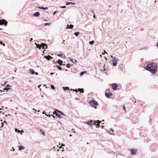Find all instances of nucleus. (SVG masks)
<instances>
[{"label": "nucleus", "mask_w": 158, "mask_h": 158, "mask_svg": "<svg viewBox=\"0 0 158 158\" xmlns=\"http://www.w3.org/2000/svg\"><path fill=\"white\" fill-rule=\"evenodd\" d=\"M157 64L156 63L149 64L147 66L146 69L149 71L153 74H155L157 72Z\"/></svg>", "instance_id": "1"}, {"label": "nucleus", "mask_w": 158, "mask_h": 158, "mask_svg": "<svg viewBox=\"0 0 158 158\" xmlns=\"http://www.w3.org/2000/svg\"><path fill=\"white\" fill-rule=\"evenodd\" d=\"M90 103L93 106H96L98 105V102L93 99H91L90 100Z\"/></svg>", "instance_id": "2"}, {"label": "nucleus", "mask_w": 158, "mask_h": 158, "mask_svg": "<svg viewBox=\"0 0 158 158\" xmlns=\"http://www.w3.org/2000/svg\"><path fill=\"white\" fill-rule=\"evenodd\" d=\"M118 61V59L116 58L115 57H114V59L112 61V64L114 66H116L117 64V62Z\"/></svg>", "instance_id": "3"}, {"label": "nucleus", "mask_w": 158, "mask_h": 158, "mask_svg": "<svg viewBox=\"0 0 158 158\" xmlns=\"http://www.w3.org/2000/svg\"><path fill=\"white\" fill-rule=\"evenodd\" d=\"M7 23V22L4 19L2 20H0V25H2L4 24L5 26H6Z\"/></svg>", "instance_id": "4"}, {"label": "nucleus", "mask_w": 158, "mask_h": 158, "mask_svg": "<svg viewBox=\"0 0 158 158\" xmlns=\"http://www.w3.org/2000/svg\"><path fill=\"white\" fill-rule=\"evenodd\" d=\"M111 87L114 90H116L117 89L118 85L116 83H114L112 85Z\"/></svg>", "instance_id": "5"}, {"label": "nucleus", "mask_w": 158, "mask_h": 158, "mask_svg": "<svg viewBox=\"0 0 158 158\" xmlns=\"http://www.w3.org/2000/svg\"><path fill=\"white\" fill-rule=\"evenodd\" d=\"M131 155H135L137 152V150L134 149H132L131 150Z\"/></svg>", "instance_id": "6"}, {"label": "nucleus", "mask_w": 158, "mask_h": 158, "mask_svg": "<svg viewBox=\"0 0 158 158\" xmlns=\"http://www.w3.org/2000/svg\"><path fill=\"white\" fill-rule=\"evenodd\" d=\"M41 46L43 49H46L48 48V46L47 44L44 43H42L41 44Z\"/></svg>", "instance_id": "7"}, {"label": "nucleus", "mask_w": 158, "mask_h": 158, "mask_svg": "<svg viewBox=\"0 0 158 158\" xmlns=\"http://www.w3.org/2000/svg\"><path fill=\"white\" fill-rule=\"evenodd\" d=\"M105 95L107 98H110L113 94L110 92H109V93L106 92L105 93Z\"/></svg>", "instance_id": "8"}, {"label": "nucleus", "mask_w": 158, "mask_h": 158, "mask_svg": "<svg viewBox=\"0 0 158 158\" xmlns=\"http://www.w3.org/2000/svg\"><path fill=\"white\" fill-rule=\"evenodd\" d=\"M73 27V25H72V24H70V25L68 24L67 25L66 28L67 29H72Z\"/></svg>", "instance_id": "9"}, {"label": "nucleus", "mask_w": 158, "mask_h": 158, "mask_svg": "<svg viewBox=\"0 0 158 158\" xmlns=\"http://www.w3.org/2000/svg\"><path fill=\"white\" fill-rule=\"evenodd\" d=\"M87 124L89 125H93L94 126L95 124L94 123H93V121L92 120L90 121H88L87 122Z\"/></svg>", "instance_id": "10"}, {"label": "nucleus", "mask_w": 158, "mask_h": 158, "mask_svg": "<svg viewBox=\"0 0 158 158\" xmlns=\"http://www.w3.org/2000/svg\"><path fill=\"white\" fill-rule=\"evenodd\" d=\"M29 73L32 75L35 74V72L32 69H30L29 70Z\"/></svg>", "instance_id": "11"}, {"label": "nucleus", "mask_w": 158, "mask_h": 158, "mask_svg": "<svg viewBox=\"0 0 158 158\" xmlns=\"http://www.w3.org/2000/svg\"><path fill=\"white\" fill-rule=\"evenodd\" d=\"M40 15V13L39 12H36L33 15V16L35 17H38Z\"/></svg>", "instance_id": "12"}, {"label": "nucleus", "mask_w": 158, "mask_h": 158, "mask_svg": "<svg viewBox=\"0 0 158 158\" xmlns=\"http://www.w3.org/2000/svg\"><path fill=\"white\" fill-rule=\"evenodd\" d=\"M45 58L48 60H49L51 59H52L53 57H51L50 56H45Z\"/></svg>", "instance_id": "13"}, {"label": "nucleus", "mask_w": 158, "mask_h": 158, "mask_svg": "<svg viewBox=\"0 0 158 158\" xmlns=\"http://www.w3.org/2000/svg\"><path fill=\"white\" fill-rule=\"evenodd\" d=\"M59 64L60 65H62V63L63 62V61L60 60H58L57 61Z\"/></svg>", "instance_id": "14"}, {"label": "nucleus", "mask_w": 158, "mask_h": 158, "mask_svg": "<svg viewBox=\"0 0 158 158\" xmlns=\"http://www.w3.org/2000/svg\"><path fill=\"white\" fill-rule=\"evenodd\" d=\"M37 8H40V9H43V10H47V9H48V7H37Z\"/></svg>", "instance_id": "15"}, {"label": "nucleus", "mask_w": 158, "mask_h": 158, "mask_svg": "<svg viewBox=\"0 0 158 158\" xmlns=\"http://www.w3.org/2000/svg\"><path fill=\"white\" fill-rule=\"evenodd\" d=\"M100 121L99 120H97V122L95 121V123H98V125H97V126H96L97 127H99L100 126V125H99V124L100 123Z\"/></svg>", "instance_id": "16"}, {"label": "nucleus", "mask_w": 158, "mask_h": 158, "mask_svg": "<svg viewBox=\"0 0 158 158\" xmlns=\"http://www.w3.org/2000/svg\"><path fill=\"white\" fill-rule=\"evenodd\" d=\"M63 90L64 91H66V90H69V87H63Z\"/></svg>", "instance_id": "17"}, {"label": "nucleus", "mask_w": 158, "mask_h": 158, "mask_svg": "<svg viewBox=\"0 0 158 158\" xmlns=\"http://www.w3.org/2000/svg\"><path fill=\"white\" fill-rule=\"evenodd\" d=\"M75 3L72 2H66V5H68L69 4L74 5Z\"/></svg>", "instance_id": "18"}, {"label": "nucleus", "mask_w": 158, "mask_h": 158, "mask_svg": "<svg viewBox=\"0 0 158 158\" xmlns=\"http://www.w3.org/2000/svg\"><path fill=\"white\" fill-rule=\"evenodd\" d=\"M56 116L60 118H62V117L57 113H55Z\"/></svg>", "instance_id": "19"}, {"label": "nucleus", "mask_w": 158, "mask_h": 158, "mask_svg": "<svg viewBox=\"0 0 158 158\" xmlns=\"http://www.w3.org/2000/svg\"><path fill=\"white\" fill-rule=\"evenodd\" d=\"M78 91L81 92V93H83L84 92V89H83L79 88L78 89Z\"/></svg>", "instance_id": "20"}, {"label": "nucleus", "mask_w": 158, "mask_h": 158, "mask_svg": "<svg viewBox=\"0 0 158 158\" xmlns=\"http://www.w3.org/2000/svg\"><path fill=\"white\" fill-rule=\"evenodd\" d=\"M25 148L24 147H23L21 146H19V150H21L24 149Z\"/></svg>", "instance_id": "21"}, {"label": "nucleus", "mask_w": 158, "mask_h": 158, "mask_svg": "<svg viewBox=\"0 0 158 158\" xmlns=\"http://www.w3.org/2000/svg\"><path fill=\"white\" fill-rule=\"evenodd\" d=\"M54 67H56L59 70H62V68H61V67L58 65L55 66H54Z\"/></svg>", "instance_id": "22"}, {"label": "nucleus", "mask_w": 158, "mask_h": 158, "mask_svg": "<svg viewBox=\"0 0 158 158\" xmlns=\"http://www.w3.org/2000/svg\"><path fill=\"white\" fill-rule=\"evenodd\" d=\"M80 34V32H75L74 33V35L76 36H78Z\"/></svg>", "instance_id": "23"}, {"label": "nucleus", "mask_w": 158, "mask_h": 158, "mask_svg": "<svg viewBox=\"0 0 158 158\" xmlns=\"http://www.w3.org/2000/svg\"><path fill=\"white\" fill-rule=\"evenodd\" d=\"M11 89L10 88H4L3 89V90H6V91H8L9 90Z\"/></svg>", "instance_id": "24"}, {"label": "nucleus", "mask_w": 158, "mask_h": 158, "mask_svg": "<svg viewBox=\"0 0 158 158\" xmlns=\"http://www.w3.org/2000/svg\"><path fill=\"white\" fill-rule=\"evenodd\" d=\"M40 132H41V133L44 135V134H45V132L44 131H43L41 129H40Z\"/></svg>", "instance_id": "25"}, {"label": "nucleus", "mask_w": 158, "mask_h": 158, "mask_svg": "<svg viewBox=\"0 0 158 158\" xmlns=\"http://www.w3.org/2000/svg\"><path fill=\"white\" fill-rule=\"evenodd\" d=\"M86 73V72H85V71H84V72H81L80 73V75L81 76H83V75L85 73Z\"/></svg>", "instance_id": "26"}, {"label": "nucleus", "mask_w": 158, "mask_h": 158, "mask_svg": "<svg viewBox=\"0 0 158 158\" xmlns=\"http://www.w3.org/2000/svg\"><path fill=\"white\" fill-rule=\"evenodd\" d=\"M41 44L40 45V44H38L37 45V46H36V48H39V49H41Z\"/></svg>", "instance_id": "27"}, {"label": "nucleus", "mask_w": 158, "mask_h": 158, "mask_svg": "<svg viewBox=\"0 0 158 158\" xmlns=\"http://www.w3.org/2000/svg\"><path fill=\"white\" fill-rule=\"evenodd\" d=\"M94 40H92L89 42V44L92 45L94 44Z\"/></svg>", "instance_id": "28"}, {"label": "nucleus", "mask_w": 158, "mask_h": 158, "mask_svg": "<svg viewBox=\"0 0 158 158\" xmlns=\"http://www.w3.org/2000/svg\"><path fill=\"white\" fill-rule=\"evenodd\" d=\"M51 88L52 89H55V86H54V85H51Z\"/></svg>", "instance_id": "29"}, {"label": "nucleus", "mask_w": 158, "mask_h": 158, "mask_svg": "<svg viewBox=\"0 0 158 158\" xmlns=\"http://www.w3.org/2000/svg\"><path fill=\"white\" fill-rule=\"evenodd\" d=\"M73 62L74 64H76L77 63V60L75 59H74L73 60Z\"/></svg>", "instance_id": "30"}, {"label": "nucleus", "mask_w": 158, "mask_h": 158, "mask_svg": "<svg viewBox=\"0 0 158 158\" xmlns=\"http://www.w3.org/2000/svg\"><path fill=\"white\" fill-rule=\"evenodd\" d=\"M66 67L68 68H70L71 67L70 64H66Z\"/></svg>", "instance_id": "31"}, {"label": "nucleus", "mask_w": 158, "mask_h": 158, "mask_svg": "<svg viewBox=\"0 0 158 158\" xmlns=\"http://www.w3.org/2000/svg\"><path fill=\"white\" fill-rule=\"evenodd\" d=\"M15 132H18V133H19L20 132V131L18 130L17 129L15 128Z\"/></svg>", "instance_id": "32"}, {"label": "nucleus", "mask_w": 158, "mask_h": 158, "mask_svg": "<svg viewBox=\"0 0 158 158\" xmlns=\"http://www.w3.org/2000/svg\"><path fill=\"white\" fill-rule=\"evenodd\" d=\"M50 25V23H45L44 24V26H46L48 25Z\"/></svg>", "instance_id": "33"}, {"label": "nucleus", "mask_w": 158, "mask_h": 158, "mask_svg": "<svg viewBox=\"0 0 158 158\" xmlns=\"http://www.w3.org/2000/svg\"><path fill=\"white\" fill-rule=\"evenodd\" d=\"M56 110L59 113H61V111L59 110H58L57 109H56Z\"/></svg>", "instance_id": "34"}, {"label": "nucleus", "mask_w": 158, "mask_h": 158, "mask_svg": "<svg viewBox=\"0 0 158 158\" xmlns=\"http://www.w3.org/2000/svg\"><path fill=\"white\" fill-rule=\"evenodd\" d=\"M105 64H104V65H103V71H105L106 70V69H105V68H104V67L105 66Z\"/></svg>", "instance_id": "35"}, {"label": "nucleus", "mask_w": 158, "mask_h": 158, "mask_svg": "<svg viewBox=\"0 0 158 158\" xmlns=\"http://www.w3.org/2000/svg\"><path fill=\"white\" fill-rule=\"evenodd\" d=\"M57 55L58 56H60V57H62V54H58Z\"/></svg>", "instance_id": "36"}, {"label": "nucleus", "mask_w": 158, "mask_h": 158, "mask_svg": "<svg viewBox=\"0 0 158 158\" xmlns=\"http://www.w3.org/2000/svg\"><path fill=\"white\" fill-rule=\"evenodd\" d=\"M32 110H33L35 111V112H34L35 113H36V112L37 111V110H35V109L34 108H33L32 109Z\"/></svg>", "instance_id": "37"}, {"label": "nucleus", "mask_w": 158, "mask_h": 158, "mask_svg": "<svg viewBox=\"0 0 158 158\" xmlns=\"http://www.w3.org/2000/svg\"><path fill=\"white\" fill-rule=\"evenodd\" d=\"M57 11H57H57H55V12H54L53 14V15H55V14H56V13Z\"/></svg>", "instance_id": "38"}, {"label": "nucleus", "mask_w": 158, "mask_h": 158, "mask_svg": "<svg viewBox=\"0 0 158 158\" xmlns=\"http://www.w3.org/2000/svg\"><path fill=\"white\" fill-rule=\"evenodd\" d=\"M60 114L62 115H63L64 116H65V115L62 112H61Z\"/></svg>", "instance_id": "39"}, {"label": "nucleus", "mask_w": 158, "mask_h": 158, "mask_svg": "<svg viewBox=\"0 0 158 158\" xmlns=\"http://www.w3.org/2000/svg\"><path fill=\"white\" fill-rule=\"evenodd\" d=\"M45 115H46L49 117H50L51 116V115H50V114L47 115L46 114H45Z\"/></svg>", "instance_id": "40"}, {"label": "nucleus", "mask_w": 158, "mask_h": 158, "mask_svg": "<svg viewBox=\"0 0 158 158\" xmlns=\"http://www.w3.org/2000/svg\"><path fill=\"white\" fill-rule=\"evenodd\" d=\"M105 53H106L107 54V53L105 51H104V52L102 53V55L104 54Z\"/></svg>", "instance_id": "41"}, {"label": "nucleus", "mask_w": 158, "mask_h": 158, "mask_svg": "<svg viewBox=\"0 0 158 158\" xmlns=\"http://www.w3.org/2000/svg\"><path fill=\"white\" fill-rule=\"evenodd\" d=\"M66 7V6H61L60 7V8H65Z\"/></svg>", "instance_id": "42"}, {"label": "nucleus", "mask_w": 158, "mask_h": 158, "mask_svg": "<svg viewBox=\"0 0 158 158\" xmlns=\"http://www.w3.org/2000/svg\"><path fill=\"white\" fill-rule=\"evenodd\" d=\"M110 130L111 131H112L113 132H114V130H113V129H112V128H110Z\"/></svg>", "instance_id": "43"}, {"label": "nucleus", "mask_w": 158, "mask_h": 158, "mask_svg": "<svg viewBox=\"0 0 158 158\" xmlns=\"http://www.w3.org/2000/svg\"><path fill=\"white\" fill-rule=\"evenodd\" d=\"M2 125L0 127L1 128H2L4 126V123H2Z\"/></svg>", "instance_id": "44"}, {"label": "nucleus", "mask_w": 158, "mask_h": 158, "mask_svg": "<svg viewBox=\"0 0 158 158\" xmlns=\"http://www.w3.org/2000/svg\"><path fill=\"white\" fill-rule=\"evenodd\" d=\"M123 109L125 111H126V109H125V106H123Z\"/></svg>", "instance_id": "45"}, {"label": "nucleus", "mask_w": 158, "mask_h": 158, "mask_svg": "<svg viewBox=\"0 0 158 158\" xmlns=\"http://www.w3.org/2000/svg\"><path fill=\"white\" fill-rule=\"evenodd\" d=\"M73 91L76 92H78L77 89H74L73 90Z\"/></svg>", "instance_id": "46"}, {"label": "nucleus", "mask_w": 158, "mask_h": 158, "mask_svg": "<svg viewBox=\"0 0 158 158\" xmlns=\"http://www.w3.org/2000/svg\"><path fill=\"white\" fill-rule=\"evenodd\" d=\"M6 87H10V86L8 84L7 85Z\"/></svg>", "instance_id": "47"}, {"label": "nucleus", "mask_w": 158, "mask_h": 158, "mask_svg": "<svg viewBox=\"0 0 158 158\" xmlns=\"http://www.w3.org/2000/svg\"><path fill=\"white\" fill-rule=\"evenodd\" d=\"M3 42L2 41H0V44H1V45H2L3 44Z\"/></svg>", "instance_id": "48"}, {"label": "nucleus", "mask_w": 158, "mask_h": 158, "mask_svg": "<svg viewBox=\"0 0 158 158\" xmlns=\"http://www.w3.org/2000/svg\"><path fill=\"white\" fill-rule=\"evenodd\" d=\"M69 60L71 61V62H73V59H71V58H69Z\"/></svg>", "instance_id": "49"}, {"label": "nucleus", "mask_w": 158, "mask_h": 158, "mask_svg": "<svg viewBox=\"0 0 158 158\" xmlns=\"http://www.w3.org/2000/svg\"><path fill=\"white\" fill-rule=\"evenodd\" d=\"M35 74L36 75H38V73L37 72H35Z\"/></svg>", "instance_id": "50"}, {"label": "nucleus", "mask_w": 158, "mask_h": 158, "mask_svg": "<svg viewBox=\"0 0 158 158\" xmlns=\"http://www.w3.org/2000/svg\"><path fill=\"white\" fill-rule=\"evenodd\" d=\"M51 116L53 117L54 118H55V117L54 116L52 115Z\"/></svg>", "instance_id": "51"}, {"label": "nucleus", "mask_w": 158, "mask_h": 158, "mask_svg": "<svg viewBox=\"0 0 158 158\" xmlns=\"http://www.w3.org/2000/svg\"><path fill=\"white\" fill-rule=\"evenodd\" d=\"M33 38H31V39H30V42H31V41H32V40H33Z\"/></svg>", "instance_id": "52"}, {"label": "nucleus", "mask_w": 158, "mask_h": 158, "mask_svg": "<svg viewBox=\"0 0 158 158\" xmlns=\"http://www.w3.org/2000/svg\"><path fill=\"white\" fill-rule=\"evenodd\" d=\"M35 44L36 45V46H37V45H38V44H37L36 43H35Z\"/></svg>", "instance_id": "53"}, {"label": "nucleus", "mask_w": 158, "mask_h": 158, "mask_svg": "<svg viewBox=\"0 0 158 158\" xmlns=\"http://www.w3.org/2000/svg\"><path fill=\"white\" fill-rule=\"evenodd\" d=\"M55 113H57L54 111L53 112V114H55Z\"/></svg>", "instance_id": "54"}, {"label": "nucleus", "mask_w": 158, "mask_h": 158, "mask_svg": "<svg viewBox=\"0 0 158 158\" xmlns=\"http://www.w3.org/2000/svg\"><path fill=\"white\" fill-rule=\"evenodd\" d=\"M42 113L43 114H45V111H44V112H43Z\"/></svg>", "instance_id": "55"}, {"label": "nucleus", "mask_w": 158, "mask_h": 158, "mask_svg": "<svg viewBox=\"0 0 158 158\" xmlns=\"http://www.w3.org/2000/svg\"><path fill=\"white\" fill-rule=\"evenodd\" d=\"M54 74V73H51V75H53V74Z\"/></svg>", "instance_id": "56"}, {"label": "nucleus", "mask_w": 158, "mask_h": 158, "mask_svg": "<svg viewBox=\"0 0 158 158\" xmlns=\"http://www.w3.org/2000/svg\"><path fill=\"white\" fill-rule=\"evenodd\" d=\"M40 86H41V85H39L38 86V87L39 88H40Z\"/></svg>", "instance_id": "57"}, {"label": "nucleus", "mask_w": 158, "mask_h": 158, "mask_svg": "<svg viewBox=\"0 0 158 158\" xmlns=\"http://www.w3.org/2000/svg\"><path fill=\"white\" fill-rule=\"evenodd\" d=\"M3 46H5V44L4 43V44H2Z\"/></svg>", "instance_id": "58"}, {"label": "nucleus", "mask_w": 158, "mask_h": 158, "mask_svg": "<svg viewBox=\"0 0 158 158\" xmlns=\"http://www.w3.org/2000/svg\"><path fill=\"white\" fill-rule=\"evenodd\" d=\"M64 42H65V40H64L63 41L62 44H64Z\"/></svg>", "instance_id": "59"}, {"label": "nucleus", "mask_w": 158, "mask_h": 158, "mask_svg": "<svg viewBox=\"0 0 158 158\" xmlns=\"http://www.w3.org/2000/svg\"><path fill=\"white\" fill-rule=\"evenodd\" d=\"M4 123H5L6 124V123H7V122H6L5 121H4Z\"/></svg>", "instance_id": "60"}, {"label": "nucleus", "mask_w": 158, "mask_h": 158, "mask_svg": "<svg viewBox=\"0 0 158 158\" xmlns=\"http://www.w3.org/2000/svg\"><path fill=\"white\" fill-rule=\"evenodd\" d=\"M62 146H65V145H64V144H63V143H62Z\"/></svg>", "instance_id": "61"}, {"label": "nucleus", "mask_w": 158, "mask_h": 158, "mask_svg": "<svg viewBox=\"0 0 158 158\" xmlns=\"http://www.w3.org/2000/svg\"><path fill=\"white\" fill-rule=\"evenodd\" d=\"M69 136H70V137H71L72 136V135H71V134H70L69 135Z\"/></svg>", "instance_id": "62"}, {"label": "nucleus", "mask_w": 158, "mask_h": 158, "mask_svg": "<svg viewBox=\"0 0 158 158\" xmlns=\"http://www.w3.org/2000/svg\"><path fill=\"white\" fill-rule=\"evenodd\" d=\"M63 57H64V58H65V57H66V56H63Z\"/></svg>", "instance_id": "63"}, {"label": "nucleus", "mask_w": 158, "mask_h": 158, "mask_svg": "<svg viewBox=\"0 0 158 158\" xmlns=\"http://www.w3.org/2000/svg\"><path fill=\"white\" fill-rule=\"evenodd\" d=\"M156 45L157 46H158V43H156Z\"/></svg>", "instance_id": "64"}]
</instances>
